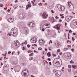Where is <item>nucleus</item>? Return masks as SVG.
<instances>
[{
	"instance_id": "obj_18",
	"label": "nucleus",
	"mask_w": 77,
	"mask_h": 77,
	"mask_svg": "<svg viewBox=\"0 0 77 77\" xmlns=\"http://www.w3.org/2000/svg\"><path fill=\"white\" fill-rule=\"evenodd\" d=\"M24 33L25 35H27L29 33V30L27 29L25 30V31L24 32Z\"/></svg>"
},
{
	"instance_id": "obj_11",
	"label": "nucleus",
	"mask_w": 77,
	"mask_h": 77,
	"mask_svg": "<svg viewBox=\"0 0 77 77\" xmlns=\"http://www.w3.org/2000/svg\"><path fill=\"white\" fill-rule=\"evenodd\" d=\"M14 21V18L12 17H10L9 18H8V22L9 23H11V22H13Z\"/></svg>"
},
{
	"instance_id": "obj_55",
	"label": "nucleus",
	"mask_w": 77,
	"mask_h": 77,
	"mask_svg": "<svg viewBox=\"0 0 77 77\" xmlns=\"http://www.w3.org/2000/svg\"><path fill=\"white\" fill-rule=\"evenodd\" d=\"M7 8H7V7H6V8H5L4 9L5 10H7Z\"/></svg>"
},
{
	"instance_id": "obj_46",
	"label": "nucleus",
	"mask_w": 77,
	"mask_h": 77,
	"mask_svg": "<svg viewBox=\"0 0 77 77\" xmlns=\"http://www.w3.org/2000/svg\"><path fill=\"white\" fill-rule=\"evenodd\" d=\"M0 6V7H3V4H1Z\"/></svg>"
},
{
	"instance_id": "obj_1",
	"label": "nucleus",
	"mask_w": 77,
	"mask_h": 77,
	"mask_svg": "<svg viewBox=\"0 0 77 77\" xmlns=\"http://www.w3.org/2000/svg\"><path fill=\"white\" fill-rule=\"evenodd\" d=\"M17 28H14L13 29H11V33L12 34V33L14 35V36H15L17 35Z\"/></svg>"
},
{
	"instance_id": "obj_33",
	"label": "nucleus",
	"mask_w": 77,
	"mask_h": 77,
	"mask_svg": "<svg viewBox=\"0 0 77 77\" xmlns=\"http://www.w3.org/2000/svg\"><path fill=\"white\" fill-rule=\"evenodd\" d=\"M72 41H75V38H74V37H72Z\"/></svg>"
},
{
	"instance_id": "obj_50",
	"label": "nucleus",
	"mask_w": 77,
	"mask_h": 77,
	"mask_svg": "<svg viewBox=\"0 0 77 77\" xmlns=\"http://www.w3.org/2000/svg\"><path fill=\"white\" fill-rule=\"evenodd\" d=\"M67 47H71V45H68L67 46Z\"/></svg>"
},
{
	"instance_id": "obj_58",
	"label": "nucleus",
	"mask_w": 77,
	"mask_h": 77,
	"mask_svg": "<svg viewBox=\"0 0 77 77\" xmlns=\"http://www.w3.org/2000/svg\"><path fill=\"white\" fill-rule=\"evenodd\" d=\"M61 18H64V16H62L61 17Z\"/></svg>"
},
{
	"instance_id": "obj_21",
	"label": "nucleus",
	"mask_w": 77,
	"mask_h": 77,
	"mask_svg": "<svg viewBox=\"0 0 77 77\" xmlns=\"http://www.w3.org/2000/svg\"><path fill=\"white\" fill-rule=\"evenodd\" d=\"M11 35H13L14 36V34H13L12 32V33L11 34V31L10 33H8L7 35L10 36H11Z\"/></svg>"
},
{
	"instance_id": "obj_47",
	"label": "nucleus",
	"mask_w": 77,
	"mask_h": 77,
	"mask_svg": "<svg viewBox=\"0 0 77 77\" xmlns=\"http://www.w3.org/2000/svg\"><path fill=\"white\" fill-rule=\"evenodd\" d=\"M11 53V51H8V54H10Z\"/></svg>"
},
{
	"instance_id": "obj_52",
	"label": "nucleus",
	"mask_w": 77,
	"mask_h": 77,
	"mask_svg": "<svg viewBox=\"0 0 77 77\" xmlns=\"http://www.w3.org/2000/svg\"><path fill=\"white\" fill-rule=\"evenodd\" d=\"M2 59H3V57H1L0 59V60H2Z\"/></svg>"
},
{
	"instance_id": "obj_57",
	"label": "nucleus",
	"mask_w": 77,
	"mask_h": 77,
	"mask_svg": "<svg viewBox=\"0 0 77 77\" xmlns=\"http://www.w3.org/2000/svg\"><path fill=\"white\" fill-rule=\"evenodd\" d=\"M63 14H60V16H63Z\"/></svg>"
},
{
	"instance_id": "obj_56",
	"label": "nucleus",
	"mask_w": 77,
	"mask_h": 77,
	"mask_svg": "<svg viewBox=\"0 0 77 77\" xmlns=\"http://www.w3.org/2000/svg\"><path fill=\"white\" fill-rule=\"evenodd\" d=\"M51 12L52 13H53V14H54V11L52 10H51Z\"/></svg>"
},
{
	"instance_id": "obj_17",
	"label": "nucleus",
	"mask_w": 77,
	"mask_h": 77,
	"mask_svg": "<svg viewBox=\"0 0 77 77\" xmlns=\"http://www.w3.org/2000/svg\"><path fill=\"white\" fill-rule=\"evenodd\" d=\"M43 42L44 43H45V42H44V40L43 39H39V43H43Z\"/></svg>"
},
{
	"instance_id": "obj_63",
	"label": "nucleus",
	"mask_w": 77,
	"mask_h": 77,
	"mask_svg": "<svg viewBox=\"0 0 77 77\" xmlns=\"http://www.w3.org/2000/svg\"><path fill=\"white\" fill-rule=\"evenodd\" d=\"M2 55L3 56H5L6 55V54H2Z\"/></svg>"
},
{
	"instance_id": "obj_5",
	"label": "nucleus",
	"mask_w": 77,
	"mask_h": 77,
	"mask_svg": "<svg viewBox=\"0 0 77 77\" xmlns=\"http://www.w3.org/2000/svg\"><path fill=\"white\" fill-rule=\"evenodd\" d=\"M25 14L24 13H20L19 15V17L20 19H23L24 17H25Z\"/></svg>"
},
{
	"instance_id": "obj_3",
	"label": "nucleus",
	"mask_w": 77,
	"mask_h": 77,
	"mask_svg": "<svg viewBox=\"0 0 77 77\" xmlns=\"http://www.w3.org/2000/svg\"><path fill=\"white\" fill-rule=\"evenodd\" d=\"M57 8L60 11H63L65 9V7L62 6L60 5L57 6Z\"/></svg>"
},
{
	"instance_id": "obj_8",
	"label": "nucleus",
	"mask_w": 77,
	"mask_h": 77,
	"mask_svg": "<svg viewBox=\"0 0 77 77\" xmlns=\"http://www.w3.org/2000/svg\"><path fill=\"white\" fill-rule=\"evenodd\" d=\"M55 74L56 75V76H57V77H59L60 75H61L60 72L59 71H56L55 72Z\"/></svg>"
},
{
	"instance_id": "obj_49",
	"label": "nucleus",
	"mask_w": 77,
	"mask_h": 77,
	"mask_svg": "<svg viewBox=\"0 0 77 77\" xmlns=\"http://www.w3.org/2000/svg\"><path fill=\"white\" fill-rule=\"evenodd\" d=\"M57 51L58 53H59V52H60V49L57 50Z\"/></svg>"
},
{
	"instance_id": "obj_26",
	"label": "nucleus",
	"mask_w": 77,
	"mask_h": 77,
	"mask_svg": "<svg viewBox=\"0 0 77 77\" xmlns=\"http://www.w3.org/2000/svg\"><path fill=\"white\" fill-rule=\"evenodd\" d=\"M55 45L57 47H59V44L58 43H55Z\"/></svg>"
},
{
	"instance_id": "obj_15",
	"label": "nucleus",
	"mask_w": 77,
	"mask_h": 77,
	"mask_svg": "<svg viewBox=\"0 0 77 77\" xmlns=\"http://www.w3.org/2000/svg\"><path fill=\"white\" fill-rule=\"evenodd\" d=\"M73 23L74 24V26H77V20H74L73 21Z\"/></svg>"
},
{
	"instance_id": "obj_62",
	"label": "nucleus",
	"mask_w": 77,
	"mask_h": 77,
	"mask_svg": "<svg viewBox=\"0 0 77 77\" xmlns=\"http://www.w3.org/2000/svg\"><path fill=\"white\" fill-rule=\"evenodd\" d=\"M62 52H60V55H62Z\"/></svg>"
},
{
	"instance_id": "obj_7",
	"label": "nucleus",
	"mask_w": 77,
	"mask_h": 77,
	"mask_svg": "<svg viewBox=\"0 0 77 77\" xmlns=\"http://www.w3.org/2000/svg\"><path fill=\"white\" fill-rule=\"evenodd\" d=\"M28 26L30 27H33L34 26H35V23H33L32 22H30L29 23Z\"/></svg>"
},
{
	"instance_id": "obj_24",
	"label": "nucleus",
	"mask_w": 77,
	"mask_h": 77,
	"mask_svg": "<svg viewBox=\"0 0 77 77\" xmlns=\"http://www.w3.org/2000/svg\"><path fill=\"white\" fill-rule=\"evenodd\" d=\"M67 57H69V58L70 59L71 58V54H67Z\"/></svg>"
},
{
	"instance_id": "obj_41",
	"label": "nucleus",
	"mask_w": 77,
	"mask_h": 77,
	"mask_svg": "<svg viewBox=\"0 0 77 77\" xmlns=\"http://www.w3.org/2000/svg\"><path fill=\"white\" fill-rule=\"evenodd\" d=\"M33 53H32L31 54H30V56H33Z\"/></svg>"
},
{
	"instance_id": "obj_36",
	"label": "nucleus",
	"mask_w": 77,
	"mask_h": 77,
	"mask_svg": "<svg viewBox=\"0 0 77 77\" xmlns=\"http://www.w3.org/2000/svg\"><path fill=\"white\" fill-rule=\"evenodd\" d=\"M71 50H72V52H74V49L72 48Z\"/></svg>"
},
{
	"instance_id": "obj_25",
	"label": "nucleus",
	"mask_w": 77,
	"mask_h": 77,
	"mask_svg": "<svg viewBox=\"0 0 77 77\" xmlns=\"http://www.w3.org/2000/svg\"><path fill=\"white\" fill-rule=\"evenodd\" d=\"M35 2V0L32 1H31V2L32 3V4L33 6H35V4H34V2Z\"/></svg>"
},
{
	"instance_id": "obj_37",
	"label": "nucleus",
	"mask_w": 77,
	"mask_h": 77,
	"mask_svg": "<svg viewBox=\"0 0 77 77\" xmlns=\"http://www.w3.org/2000/svg\"><path fill=\"white\" fill-rule=\"evenodd\" d=\"M22 48H23V50H25V49H26V48L25 47H24V46H23L22 47Z\"/></svg>"
},
{
	"instance_id": "obj_44",
	"label": "nucleus",
	"mask_w": 77,
	"mask_h": 77,
	"mask_svg": "<svg viewBox=\"0 0 77 77\" xmlns=\"http://www.w3.org/2000/svg\"><path fill=\"white\" fill-rule=\"evenodd\" d=\"M45 30V29H44V28L42 29V32H44V31Z\"/></svg>"
},
{
	"instance_id": "obj_48",
	"label": "nucleus",
	"mask_w": 77,
	"mask_h": 77,
	"mask_svg": "<svg viewBox=\"0 0 77 77\" xmlns=\"http://www.w3.org/2000/svg\"><path fill=\"white\" fill-rule=\"evenodd\" d=\"M34 53H38L37 51H36V50H34Z\"/></svg>"
},
{
	"instance_id": "obj_38",
	"label": "nucleus",
	"mask_w": 77,
	"mask_h": 77,
	"mask_svg": "<svg viewBox=\"0 0 77 77\" xmlns=\"http://www.w3.org/2000/svg\"><path fill=\"white\" fill-rule=\"evenodd\" d=\"M29 60H33V57H31V58L29 59Z\"/></svg>"
},
{
	"instance_id": "obj_22",
	"label": "nucleus",
	"mask_w": 77,
	"mask_h": 77,
	"mask_svg": "<svg viewBox=\"0 0 77 77\" xmlns=\"http://www.w3.org/2000/svg\"><path fill=\"white\" fill-rule=\"evenodd\" d=\"M47 55L48 57H50L51 56V54H50V52H48Z\"/></svg>"
},
{
	"instance_id": "obj_9",
	"label": "nucleus",
	"mask_w": 77,
	"mask_h": 77,
	"mask_svg": "<svg viewBox=\"0 0 77 77\" xmlns=\"http://www.w3.org/2000/svg\"><path fill=\"white\" fill-rule=\"evenodd\" d=\"M20 25L21 27H26V23L24 22H21Z\"/></svg>"
},
{
	"instance_id": "obj_32",
	"label": "nucleus",
	"mask_w": 77,
	"mask_h": 77,
	"mask_svg": "<svg viewBox=\"0 0 77 77\" xmlns=\"http://www.w3.org/2000/svg\"><path fill=\"white\" fill-rule=\"evenodd\" d=\"M68 67L69 68H71V66L70 65H68Z\"/></svg>"
},
{
	"instance_id": "obj_45",
	"label": "nucleus",
	"mask_w": 77,
	"mask_h": 77,
	"mask_svg": "<svg viewBox=\"0 0 77 77\" xmlns=\"http://www.w3.org/2000/svg\"><path fill=\"white\" fill-rule=\"evenodd\" d=\"M27 47H28V48H30V45H27Z\"/></svg>"
},
{
	"instance_id": "obj_13",
	"label": "nucleus",
	"mask_w": 77,
	"mask_h": 77,
	"mask_svg": "<svg viewBox=\"0 0 77 77\" xmlns=\"http://www.w3.org/2000/svg\"><path fill=\"white\" fill-rule=\"evenodd\" d=\"M42 17L44 18H47V17H48V15L46 14L45 13H44L42 15Z\"/></svg>"
},
{
	"instance_id": "obj_31",
	"label": "nucleus",
	"mask_w": 77,
	"mask_h": 77,
	"mask_svg": "<svg viewBox=\"0 0 77 77\" xmlns=\"http://www.w3.org/2000/svg\"><path fill=\"white\" fill-rule=\"evenodd\" d=\"M38 50H42V48L39 47L38 49Z\"/></svg>"
},
{
	"instance_id": "obj_12",
	"label": "nucleus",
	"mask_w": 77,
	"mask_h": 77,
	"mask_svg": "<svg viewBox=\"0 0 77 77\" xmlns=\"http://www.w3.org/2000/svg\"><path fill=\"white\" fill-rule=\"evenodd\" d=\"M32 6V5H31V4L30 2H29L28 3V5L26 6V10H27L28 9H29V8H30Z\"/></svg>"
},
{
	"instance_id": "obj_59",
	"label": "nucleus",
	"mask_w": 77,
	"mask_h": 77,
	"mask_svg": "<svg viewBox=\"0 0 77 77\" xmlns=\"http://www.w3.org/2000/svg\"><path fill=\"white\" fill-rule=\"evenodd\" d=\"M8 12H10V9H8V10L7 11Z\"/></svg>"
},
{
	"instance_id": "obj_60",
	"label": "nucleus",
	"mask_w": 77,
	"mask_h": 77,
	"mask_svg": "<svg viewBox=\"0 0 77 77\" xmlns=\"http://www.w3.org/2000/svg\"><path fill=\"white\" fill-rule=\"evenodd\" d=\"M31 77H35L34 76H33L32 75H31Z\"/></svg>"
},
{
	"instance_id": "obj_10",
	"label": "nucleus",
	"mask_w": 77,
	"mask_h": 77,
	"mask_svg": "<svg viewBox=\"0 0 77 77\" xmlns=\"http://www.w3.org/2000/svg\"><path fill=\"white\" fill-rule=\"evenodd\" d=\"M60 24H58L56 26H54V28L55 29H56L58 30L60 29Z\"/></svg>"
},
{
	"instance_id": "obj_16",
	"label": "nucleus",
	"mask_w": 77,
	"mask_h": 77,
	"mask_svg": "<svg viewBox=\"0 0 77 77\" xmlns=\"http://www.w3.org/2000/svg\"><path fill=\"white\" fill-rule=\"evenodd\" d=\"M48 26H49V24H45L44 25V29H47V28H49V27H48Z\"/></svg>"
},
{
	"instance_id": "obj_27",
	"label": "nucleus",
	"mask_w": 77,
	"mask_h": 77,
	"mask_svg": "<svg viewBox=\"0 0 77 77\" xmlns=\"http://www.w3.org/2000/svg\"><path fill=\"white\" fill-rule=\"evenodd\" d=\"M51 21L52 22V23H53V22L54 21V17H53L51 18Z\"/></svg>"
},
{
	"instance_id": "obj_39",
	"label": "nucleus",
	"mask_w": 77,
	"mask_h": 77,
	"mask_svg": "<svg viewBox=\"0 0 77 77\" xmlns=\"http://www.w3.org/2000/svg\"><path fill=\"white\" fill-rule=\"evenodd\" d=\"M55 18L56 19V20H57V19H59V17H58L57 16H56L55 17Z\"/></svg>"
},
{
	"instance_id": "obj_19",
	"label": "nucleus",
	"mask_w": 77,
	"mask_h": 77,
	"mask_svg": "<svg viewBox=\"0 0 77 77\" xmlns=\"http://www.w3.org/2000/svg\"><path fill=\"white\" fill-rule=\"evenodd\" d=\"M46 62H47V61L45 60H44L43 61V63L45 66H46V65H47V63Z\"/></svg>"
},
{
	"instance_id": "obj_51",
	"label": "nucleus",
	"mask_w": 77,
	"mask_h": 77,
	"mask_svg": "<svg viewBox=\"0 0 77 77\" xmlns=\"http://www.w3.org/2000/svg\"><path fill=\"white\" fill-rule=\"evenodd\" d=\"M72 35H76V33H73Z\"/></svg>"
},
{
	"instance_id": "obj_2",
	"label": "nucleus",
	"mask_w": 77,
	"mask_h": 77,
	"mask_svg": "<svg viewBox=\"0 0 77 77\" xmlns=\"http://www.w3.org/2000/svg\"><path fill=\"white\" fill-rule=\"evenodd\" d=\"M59 59V58H57L54 60V61H53V62L54 63H55V65H57L58 64H60L61 63H62V61H59L58 62H57V59Z\"/></svg>"
},
{
	"instance_id": "obj_29",
	"label": "nucleus",
	"mask_w": 77,
	"mask_h": 77,
	"mask_svg": "<svg viewBox=\"0 0 77 77\" xmlns=\"http://www.w3.org/2000/svg\"><path fill=\"white\" fill-rule=\"evenodd\" d=\"M69 10H70V11H73V10H74V8H69Z\"/></svg>"
},
{
	"instance_id": "obj_4",
	"label": "nucleus",
	"mask_w": 77,
	"mask_h": 77,
	"mask_svg": "<svg viewBox=\"0 0 77 77\" xmlns=\"http://www.w3.org/2000/svg\"><path fill=\"white\" fill-rule=\"evenodd\" d=\"M14 44L18 48L21 45V44L18 42V41H15L14 42Z\"/></svg>"
},
{
	"instance_id": "obj_30",
	"label": "nucleus",
	"mask_w": 77,
	"mask_h": 77,
	"mask_svg": "<svg viewBox=\"0 0 77 77\" xmlns=\"http://www.w3.org/2000/svg\"><path fill=\"white\" fill-rule=\"evenodd\" d=\"M63 50L64 51H66V50H68V48H64Z\"/></svg>"
},
{
	"instance_id": "obj_40",
	"label": "nucleus",
	"mask_w": 77,
	"mask_h": 77,
	"mask_svg": "<svg viewBox=\"0 0 77 77\" xmlns=\"http://www.w3.org/2000/svg\"><path fill=\"white\" fill-rule=\"evenodd\" d=\"M70 63H74V61H73L72 60H71L70 61Z\"/></svg>"
},
{
	"instance_id": "obj_20",
	"label": "nucleus",
	"mask_w": 77,
	"mask_h": 77,
	"mask_svg": "<svg viewBox=\"0 0 77 77\" xmlns=\"http://www.w3.org/2000/svg\"><path fill=\"white\" fill-rule=\"evenodd\" d=\"M72 67L73 68H74V69H76V68H77V66H75V65H72Z\"/></svg>"
},
{
	"instance_id": "obj_6",
	"label": "nucleus",
	"mask_w": 77,
	"mask_h": 77,
	"mask_svg": "<svg viewBox=\"0 0 77 77\" xmlns=\"http://www.w3.org/2000/svg\"><path fill=\"white\" fill-rule=\"evenodd\" d=\"M37 42V39L36 38H32L31 40V42L32 43H35Z\"/></svg>"
},
{
	"instance_id": "obj_64",
	"label": "nucleus",
	"mask_w": 77,
	"mask_h": 77,
	"mask_svg": "<svg viewBox=\"0 0 77 77\" xmlns=\"http://www.w3.org/2000/svg\"><path fill=\"white\" fill-rule=\"evenodd\" d=\"M45 50L46 51H47V49L46 48L45 49Z\"/></svg>"
},
{
	"instance_id": "obj_34",
	"label": "nucleus",
	"mask_w": 77,
	"mask_h": 77,
	"mask_svg": "<svg viewBox=\"0 0 77 77\" xmlns=\"http://www.w3.org/2000/svg\"><path fill=\"white\" fill-rule=\"evenodd\" d=\"M13 8H14V9H15V8H17V6H16V5H14L13 6Z\"/></svg>"
},
{
	"instance_id": "obj_61",
	"label": "nucleus",
	"mask_w": 77,
	"mask_h": 77,
	"mask_svg": "<svg viewBox=\"0 0 77 77\" xmlns=\"http://www.w3.org/2000/svg\"><path fill=\"white\" fill-rule=\"evenodd\" d=\"M71 30H70L69 31V33H71Z\"/></svg>"
},
{
	"instance_id": "obj_43",
	"label": "nucleus",
	"mask_w": 77,
	"mask_h": 77,
	"mask_svg": "<svg viewBox=\"0 0 77 77\" xmlns=\"http://www.w3.org/2000/svg\"><path fill=\"white\" fill-rule=\"evenodd\" d=\"M47 60H48L49 61H51V59L50 58H48L47 59Z\"/></svg>"
},
{
	"instance_id": "obj_53",
	"label": "nucleus",
	"mask_w": 77,
	"mask_h": 77,
	"mask_svg": "<svg viewBox=\"0 0 77 77\" xmlns=\"http://www.w3.org/2000/svg\"><path fill=\"white\" fill-rule=\"evenodd\" d=\"M49 65H51V62H49Z\"/></svg>"
},
{
	"instance_id": "obj_23",
	"label": "nucleus",
	"mask_w": 77,
	"mask_h": 77,
	"mask_svg": "<svg viewBox=\"0 0 77 77\" xmlns=\"http://www.w3.org/2000/svg\"><path fill=\"white\" fill-rule=\"evenodd\" d=\"M68 5H69V7H70L71 6V5H73L70 2H68Z\"/></svg>"
},
{
	"instance_id": "obj_35",
	"label": "nucleus",
	"mask_w": 77,
	"mask_h": 77,
	"mask_svg": "<svg viewBox=\"0 0 77 77\" xmlns=\"http://www.w3.org/2000/svg\"><path fill=\"white\" fill-rule=\"evenodd\" d=\"M38 5H39V6H42V3H39L38 4Z\"/></svg>"
},
{
	"instance_id": "obj_14",
	"label": "nucleus",
	"mask_w": 77,
	"mask_h": 77,
	"mask_svg": "<svg viewBox=\"0 0 77 77\" xmlns=\"http://www.w3.org/2000/svg\"><path fill=\"white\" fill-rule=\"evenodd\" d=\"M24 71H26V69L23 70L22 71V74H23L22 75H23V76L26 75V76H27V73H26V72H24Z\"/></svg>"
},
{
	"instance_id": "obj_28",
	"label": "nucleus",
	"mask_w": 77,
	"mask_h": 77,
	"mask_svg": "<svg viewBox=\"0 0 77 77\" xmlns=\"http://www.w3.org/2000/svg\"><path fill=\"white\" fill-rule=\"evenodd\" d=\"M14 64L15 65H17L18 64V62H14Z\"/></svg>"
},
{
	"instance_id": "obj_42",
	"label": "nucleus",
	"mask_w": 77,
	"mask_h": 77,
	"mask_svg": "<svg viewBox=\"0 0 77 77\" xmlns=\"http://www.w3.org/2000/svg\"><path fill=\"white\" fill-rule=\"evenodd\" d=\"M59 21L60 23H61V22H62V20L61 19H59Z\"/></svg>"
},
{
	"instance_id": "obj_54",
	"label": "nucleus",
	"mask_w": 77,
	"mask_h": 77,
	"mask_svg": "<svg viewBox=\"0 0 77 77\" xmlns=\"http://www.w3.org/2000/svg\"><path fill=\"white\" fill-rule=\"evenodd\" d=\"M53 56H55V57H56V54H53Z\"/></svg>"
}]
</instances>
